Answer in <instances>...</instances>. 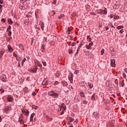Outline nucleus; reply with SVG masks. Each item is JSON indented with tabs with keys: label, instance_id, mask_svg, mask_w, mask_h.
Returning a JSON list of instances; mask_svg holds the SVG:
<instances>
[{
	"label": "nucleus",
	"instance_id": "60",
	"mask_svg": "<svg viewBox=\"0 0 127 127\" xmlns=\"http://www.w3.org/2000/svg\"><path fill=\"white\" fill-rule=\"evenodd\" d=\"M2 8V5L0 4V9H1Z\"/></svg>",
	"mask_w": 127,
	"mask_h": 127
},
{
	"label": "nucleus",
	"instance_id": "1",
	"mask_svg": "<svg viewBox=\"0 0 127 127\" xmlns=\"http://www.w3.org/2000/svg\"><path fill=\"white\" fill-rule=\"evenodd\" d=\"M49 96L53 97L54 98H58V94L54 92V91H52L49 92Z\"/></svg>",
	"mask_w": 127,
	"mask_h": 127
},
{
	"label": "nucleus",
	"instance_id": "4",
	"mask_svg": "<svg viewBox=\"0 0 127 127\" xmlns=\"http://www.w3.org/2000/svg\"><path fill=\"white\" fill-rule=\"evenodd\" d=\"M18 122L20 123V124H24V121H23V115L21 114L19 118V120Z\"/></svg>",
	"mask_w": 127,
	"mask_h": 127
},
{
	"label": "nucleus",
	"instance_id": "23",
	"mask_svg": "<svg viewBox=\"0 0 127 127\" xmlns=\"http://www.w3.org/2000/svg\"><path fill=\"white\" fill-rule=\"evenodd\" d=\"M8 22L9 24H12V20H11V19H8Z\"/></svg>",
	"mask_w": 127,
	"mask_h": 127
},
{
	"label": "nucleus",
	"instance_id": "18",
	"mask_svg": "<svg viewBox=\"0 0 127 127\" xmlns=\"http://www.w3.org/2000/svg\"><path fill=\"white\" fill-rule=\"evenodd\" d=\"M19 48H20V49H22V50H24V47H23V45L19 44Z\"/></svg>",
	"mask_w": 127,
	"mask_h": 127
},
{
	"label": "nucleus",
	"instance_id": "45",
	"mask_svg": "<svg viewBox=\"0 0 127 127\" xmlns=\"http://www.w3.org/2000/svg\"><path fill=\"white\" fill-rule=\"evenodd\" d=\"M80 49H79V47H78V49H77V52L75 54V55H76V54H78V52H79V50Z\"/></svg>",
	"mask_w": 127,
	"mask_h": 127
},
{
	"label": "nucleus",
	"instance_id": "32",
	"mask_svg": "<svg viewBox=\"0 0 127 127\" xmlns=\"http://www.w3.org/2000/svg\"><path fill=\"white\" fill-rule=\"evenodd\" d=\"M48 121H52V118L49 117V116H47V119Z\"/></svg>",
	"mask_w": 127,
	"mask_h": 127
},
{
	"label": "nucleus",
	"instance_id": "51",
	"mask_svg": "<svg viewBox=\"0 0 127 127\" xmlns=\"http://www.w3.org/2000/svg\"><path fill=\"white\" fill-rule=\"evenodd\" d=\"M83 104H84V105H86V104H87V101H83Z\"/></svg>",
	"mask_w": 127,
	"mask_h": 127
},
{
	"label": "nucleus",
	"instance_id": "54",
	"mask_svg": "<svg viewBox=\"0 0 127 127\" xmlns=\"http://www.w3.org/2000/svg\"><path fill=\"white\" fill-rule=\"evenodd\" d=\"M0 3H1V4H2V3H3V1L2 0H0Z\"/></svg>",
	"mask_w": 127,
	"mask_h": 127
},
{
	"label": "nucleus",
	"instance_id": "40",
	"mask_svg": "<svg viewBox=\"0 0 127 127\" xmlns=\"http://www.w3.org/2000/svg\"><path fill=\"white\" fill-rule=\"evenodd\" d=\"M1 21H2V22H5V19L2 18L1 20Z\"/></svg>",
	"mask_w": 127,
	"mask_h": 127
},
{
	"label": "nucleus",
	"instance_id": "2",
	"mask_svg": "<svg viewBox=\"0 0 127 127\" xmlns=\"http://www.w3.org/2000/svg\"><path fill=\"white\" fill-rule=\"evenodd\" d=\"M65 109H66V106L64 105V104H62V106H60V111H62V112L61 113V115H63L64 114V111H65Z\"/></svg>",
	"mask_w": 127,
	"mask_h": 127
},
{
	"label": "nucleus",
	"instance_id": "59",
	"mask_svg": "<svg viewBox=\"0 0 127 127\" xmlns=\"http://www.w3.org/2000/svg\"><path fill=\"white\" fill-rule=\"evenodd\" d=\"M105 29L106 30H109V27H106Z\"/></svg>",
	"mask_w": 127,
	"mask_h": 127
},
{
	"label": "nucleus",
	"instance_id": "36",
	"mask_svg": "<svg viewBox=\"0 0 127 127\" xmlns=\"http://www.w3.org/2000/svg\"><path fill=\"white\" fill-rule=\"evenodd\" d=\"M10 29H11V26L9 25L8 26V28L7 29V31H9V30H10Z\"/></svg>",
	"mask_w": 127,
	"mask_h": 127
},
{
	"label": "nucleus",
	"instance_id": "50",
	"mask_svg": "<svg viewBox=\"0 0 127 127\" xmlns=\"http://www.w3.org/2000/svg\"><path fill=\"white\" fill-rule=\"evenodd\" d=\"M36 95V92H33L32 93V95H33V96H35Z\"/></svg>",
	"mask_w": 127,
	"mask_h": 127
},
{
	"label": "nucleus",
	"instance_id": "56",
	"mask_svg": "<svg viewBox=\"0 0 127 127\" xmlns=\"http://www.w3.org/2000/svg\"><path fill=\"white\" fill-rule=\"evenodd\" d=\"M91 14H92V15H95L96 14L95 13V12H91Z\"/></svg>",
	"mask_w": 127,
	"mask_h": 127
},
{
	"label": "nucleus",
	"instance_id": "61",
	"mask_svg": "<svg viewBox=\"0 0 127 127\" xmlns=\"http://www.w3.org/2000/svg\"><path fill=\"white\" fill-rule=\"evenodd\" d=\"M125 72H126V73H127V68H125Z\"/></svg>",
	"mask_w": 127,
	"mask_h": 127
},
{
	"label": "nucleus",
	"instance_id": "33",
	"mask_svg": "<svg viewBox=\"0 0 127 127\" xmlns=\"http://www.w3.org/2000/svg\"><path fill=\"white\" fill-rule=\"evenodd\" d=\"M78 72H79V70H75L73 73H74V74H75V75H77V74H78Z\"/></svg>",
	"mask_w": 127,
	"mask_h": 127
},
{
	"label": "nucleus",
	"instance_id": "53",
	"mask_svg": "<svg viewBox=\"0 0 127 127\" xmlns=\"http://www.w3.org/2000/svg\"><path fill=\"white\" fill-rule=\"evenodd\" d=\"M123 75L124 78H126V77H127V75H126V73H123Z\"/></svg>",
	"mask_w": 127,
	"mask_h": 127
},
{
	"label": "nucleus",
	"instance_id": "41",
	"mask_svg": "<svg viewBox=\"0 0 127 127\" xmlns=\"http://www.w3.org/2000/svg\"><path fill=\"white\" fill-rule=\"evenodd\" d=\"M58 84H59V82L56 81L55 83H54V85L56 86V85H58Z\"/></svg>",
	"mask_w": 127,
	"mask_h": 127
},
{
	"label": "nucleus",
	"instance_id": "55",
	"mask_svg": "<svg viewBox=\"0 0 127 127\" xmlns=\"http://www.w3.org/2000/svg\"><path fill=\"white\" fill-rule=\"evenodd\" d=\"M75 45H76V43H72V46H75Z\"/></svg>",
	"mask_w": 127,
	"mask_h": 127
},
{
	"label": "nucleus",
	"instance_id": "34",
	"mask_svg": "<svg viewBox=\"0 0 127 127\" xmlns=\"http://www.w3.org/2000/svg\"><path fill=\"white\" fill-rule=\"evenodd\" d=\"M72 53H73V51H72L71 49L68 50V54H72Z\"/></svg>",
	"mask_w": 127,
	"mask_h": 127
},
{
	"label": "nucleus",
	"instance_id": "6",
	"mask_svg": "<svg viewBox=\"0 0 127 127\" xmlns=\"http://www.w3.org/2000/svg\"><path fill=\"white\" fill-rule=\"evenodd\" d=\"M93 117L96 119V120H99V118H100V115L98 114V112L93 113Z\"/></svg>",
	"mask_w": 127,
	"mask_h": 127
},
{
	"label": "nucleus",
	"instance_id": "37",
	"mask_svg": "<svg viewBox=\"0 0 127 127\" xmlns=\"http://www.w3.org/2000/svg\"><path fill=\"white\" fill-rule=\"evenodd\" d=\"M115 83L116 85H119V82H118V79H115Z\"/></svg>",
	"mask_w": 127,
	"mask_h": 127
},
{
	"label": "nucleus",
	"instance_id": "5",
	"mask_svg": "<svg viewBox=\"0 0 127 127\" xmlns=\"http://www.w3.org/2000/svg\"><path fill=\"white\" fill-rule=\"evenodd\" d=\"M35 65L36 67H37V66L38 67H40L41 68V67H42V64H41L40 62L38 61H35Z\"/></svg>",
	"mask_w": 127,
	"mask_h": 127
},
{
	"label": "nucleus",
	"instance_id": "24",
	"mask_svg": "<svg viewBox=\"0 0 127 127\" xmlns=\"http://www.w3.org/2000/svg\"><path fill=\"white\" fill-rule=\"evenodd\" d=\"M68 79L70 83H73V77H70V76H68Z\"/></svg>",
	"mask_w": 127,
	"mask_h": 127
},
{
	"label": "nucleus",
	"instance_id": "20",
	"mask_svg": "<svg viewBox=\"0 0 127 127\" xmlns=\"http://www.w3.org/2000/svg\"><path fill=\"white\" fill-rule=\"evenodd\" d=\"M25 61H26V58H24L22 61L21 63V65L22 66H23V64H24V63L25 62Z\"/></svg>",
	"mask_w": 127,
	"mask_h": 127
},
{
	"label": "nucleus",
	"instance_id": "43",
	"mask_svg": "<svg viewBox=\"0 0 127 127\" xmlns=\"http://www.w3.org/2000/svg\"><path fill=\"white\" fill-rule=\"evenodd\" d=\"M92 100H95V94H93L92 96Z\"/></svg>",
	"mask_w": 127,
	"mask_h": 127
},
{
	"label": "nucleus",
	"instance_id": "22",
	"mask_svg": "<svg viewBox=\"0 0 127 127\" xmlns=\"http://www.w3.org/2000/svg\"><path fill=\"white\" fill-rule=\"evenodd\" d=\"M88 87L89 88H90V89H92L93 87V85H92V84L90 82L88 83Z\"/></svg>",
	"mask_w": 127,
	"mask_h": 127
},
{
	"label": "nucleus",
	"instance_id": "29",
	"mask_svg": "<svg viewBox=\"0 0 127 127\" xmlns=\"http://www.w3.org/2000/svg\"><path fill=\"white\" fill-rule=\"evenodd\" d=\"M118 29H122V28H124V26H119L117 27Z\"/></svg>",
	"mask_w": 127,
	"mask_h": 127
},
{
	"label": "nucleus",
	"instance_id": "9",
	"mask_svg": "<svg viewBox=\"0 0 127 127\" xmlns=\"http://www.w3.org/2000/svg\"><path fill=\"white\" fill-rule=\"evenodd\" d=\"M111 66L112 67H116V61L114 59L111 60Z\"/></svg>",
	"mask_w": 127,
	"mask_h": 127
},
{
	"label": "nucleus",
	"instance_id": "48",
	"mask_svg": "<svg viewBox=\"0 0 127 127\" xmlns=\"http://www.w3.org/2000/svg\"><path fill=\"white\" fill-rule=\"evenodd\" d=\"M52 13H53V15H55V14L56 13V12H55V11H52Z\"/></svg>",
	"mask_w": 127,
	"mask_h": 127
},
{
	"label": "nucleus",
	"instance_id": "17",
	"mask_svg": "<svg viewBox=\"0 0 127 127\" xmlns=\"http://www.w3.org/2000/svg\"><path fill=\"white\" fill-rule=\"evenodd\" d=\"M41 28L42 30H44V23L42 22L41 24Z\"/></svg>",
	"mask_w": 127,
	"mask_h": 127
},
{
	"label": "nucleus",
	"instance_id": "38",
	"mask_svg": "<svg viewBox=\"0 0 127 127\" xmlns=\"http://www.w3.org/2000/svg\"><path fill=\"white\" fill-rule=\"evenodd\" d=\"M24 23L25 24H26V25H27L28 24V20H26L24 21Z\"/></svg>",
	"mask_w": 127,
	"mask_h": 127
},
{
	"label": "nucleus",
	"instance_id": "25",
	"mask_svg": "<svg viewBox=\"0 0 127 127\" xmlns=\"http://www.w3.org/2000/svg\"><path fill=\"white\" fill-rule=\"evenodd\" d=\"M75 15H76L75 13H73V14H71V19H73V18H74V17H75Z\"/></svg>",
	"mask_w": 127,
	"mask_h": 127
},
{
	"label": "nucleus",
	"instance_id": "30",
	"mask_svg": "<svg viewBox=\"0 0 127 127\" xmlns=\"http://www.w3.org/2000/svg\"><path fill=\"white\" fill-rule=\"evenodd\" d=\"M32 108L34 109L35 110H37V109H38V107L35 105H32Z\"/></svg>",
	"mask_w": 127,
	"mask_h": 127
},
{
	"label": "nucleus",
	"instance_id": "49",
	"mask_svg": "<svg viewBox=\"0 0 127 127\" xmlns=\"http://www.w3.org/2000/svg\"><path fill=\"white\" fill-rule=\"evenodd\" d=\"M42 64L44 65V66H46V63L45 62H42Z\"/></svg>",
	"mask_w": 127,
	"mask_h": 127
},
{
	"label": "nucleus",
	"instance_id": "63",
	"mask_svg": "<svg viewBox=\"0 0 127 127\" xmlns=\"http://www.w3.org/2000/svg\"><path fill=\"white\" fill-rule=\"evenodd\" d=\"M18 67H20V63H19V64H18Z\"/></svg>",
	"mask_w": 127,
	"mask_h": 127
},
{
	"label": "nucleus",
	"instance_id": "58",
	"mask_svg": "<svg viewBox=\"0 0 127 127\" xmlns=\"http://www.w3.org/2000/svg\"><path fill=\"white\" fill-rule=\"evenodd\" d=\"M110 26H111V27H113V28L115 27V26H114V25H113V24H111Z\"/></svg>",
	"mask_w": 127,
	"mask_h": 127
},
{
	"label": "nucleus",
	"instance_id": "16",
	"mask_svg": "<svg viewBox=\"0 0 127 127\" xmlns=\"http://www.w3.org/2000/svg\"><path fill=\"white\" fill-rule=\"evenodd\" d=\"M4 111L5 112H8V111H10V107H8V106H6L5 109H4Z\"/></svg>",
	"mask_w": 127,
	"mask_h": 127
},
{
	"label": "nucleus",
	"instance_id": "39",
	"mask_svg": "<svg viewBox=\"0 0 127 127\" xmlns=\"http://www.w3.org/2000/svg\"><path fill=\"white\" fill-rule=\"evenodd\" d=\"M8 32H9V33H8V35L9 36H11V30H9V31H8Z\"/></svg>",
	"mask_w": 127,
	"mask_h": 127
},
{
	"label": "nucleus",
	"instance_id": "10",
	"mask_svg": "<svg viewBox=\"0 0 127 127\" xmlns=\"http://www.w3.org/2000/svg\"><path fill=\"white\" fill-rule=\"evenodd\" d=\"M22 113L25 114V116H28L29 115V111L27 110H22Z\"/></svg>",
	"mask_w": 127,
	"mask_h": 127
},
{
	"label": "nucleus",
	"instance_id": "7",
	"mask_svg": "<svg viewBox=\"0 0 127 127\" xmlns=\"http://www.w3.org/2000/svg\"><path fill=\"white\" fill-rule=\"evenodd\" d=\"M38 68L36 66H34V68L33 69H30V73H36L37 69Z\"/></svg>",
	"mask_w": 127,
	"mask_h": 127
},
{
	"label": "nucleus",
	"instance_id": "26",
	"mask_svg": "<svg viewBox=\"0 0 127 127\" xmlns=\"http://www.w3.org/2000/svg\"><path fill=\"white\" fill-rule=\"evenodd\" d=\"M71 32V28L68 27L67 29V33L68 34H70V33Z\"/></svg>",
	"mask_w": 127,
	"mask_h": 127
},
{
	"label": "nucleus",
	"instance_id": "46",
	"mask_svg": "<svg viewBox=\"0 0 127 127\" xmlns=\"http://www.w3.org/2000/svg\"><path fill=\"white\" fill-rule=\"evenodd\" d=\"M0 92H1V93H3V92H4V89L1 88L0 89Z\"/></svg>",
	"mask_w": 127,
	"mask_h": 127
},
{
	"label": "nucleus",
	"instance_id": "42",
	"mask_svg": "<svg viewBox=\"0 0 127 127\" xmlns=\"http://www.w3.org/2000/svg\"><path fill=\"white\" fill-rule=\"evenodd\" d=\"M13 56H14V57H16V58H17V55H16V54L14 52L13 53Z\"/></svg>",
	"mask_w": 127,
	"mask_h": 127
},
{
	"label": "nucleus",
	"instance_id": "14",
	"mask_svg": "<svg viewBox=\"0 0 127 127\" xmlns=\"http://www.w3.org/2000/svg\"><path fill=\"white\" fill-rule=\"evenodd\" d=\"M8 49L9 51V52H12V51H13V50L12 49V48H11V46H10V45H8L7 46Z\"/></svg>",
	"mask_w": 127,
	"mask_h": 127
},
{
	"label": "nucleus",
	"instance_id": "62",
	"mask_svg": "<svg viewBox=\"0 0 127 127\" xmlns=\"http://www.w3.org/2000/svg\"><path fill=\"white\" fill-rule=\"evenodd\" d=\"M75 122L76 123V124H77L78 123V120H76Z\"/></svg>",
	"mask_w": 127,
	"mask_h": 127
},
{
	"label": "nucleus",
	"instance_id": "13",
	"mask_svg": "<svg viewBox=\"0 0 127 127\" xmlns=\"http://www.w3.org/2000/svg\"><path fill=\"white\" fill-rule=\"evenodd\" d=\"M34 116H35V113H33L31 115V117L30 118V122H33V118L34 117Z\"/></svg>",
	"mask_w": 127,
	"mask_h": 127
},
{
	"label": "nucleus",
	"instance_id": "8",
	"mask_svg": "<svg viewBox=\"0 0 127 127\" xmlns=\"http://www.w3.org/2000/svg\"><path fill=\"white\" fill-rule=\"evenodd\" d=\"M98 13H101V14H107V9H105L104 10H102L100 9L98 10Z\"/></svg>",
	"mask_w": 127,
	"mask_h": 127
},
{
	"label": "nucleus",
	"instance_id": "64",
	"mask_svg": "<svg viewBox=\"0 0 127 127\" xmlns=\"http://www.w3.org/2000/svg\"><path fill=\"white\" fill-rule=\"evenodd\" d=\"M69 127H73V126H72V125H70V126H69Z\"/></svg>",
	"mask_w": 127,
	"mask_h": 127
},
{
	"label": "nucleus",
	"instance_id": "44",
	"mask_svg": "<svg viewBox=\"0 0 127 127\" xmlns=\"http://www.w3.org/2000/svg\"><path fill=\"white\" fill-rule=\"evenodd\" d=\"M82 46H83V44L81 43L79 45V46L78 47L79 49H80V48H81V47H82Z\"/></svg>",
	"mask_w": 127,
	"mask_h": 127
},
{
	"label": "nucleus",
	"instance_id": "3",
	"mask_svg": "<svg viewBox=\"0 0 127 127\" xmlns=\"http://www.w3.org/2000/svg\"><path fill=\"white\" fill-rule=\"evenodd\" d=\"M0 79L2 81V82H6V76L5 74H1L0 76Z\"/></svg>",
	"mask_w": 127,
	"mask_h": 127
},
{
	"label": "nucleus",
	"instance_id": "21",
	"mask_svg": "<svg viewBox=\"0 0 127 127\" xmlns=\"http://www.w3.org/2000/svg\"><path fill=\"white\" fill-rule=\"evenodd\" d=\"M87 39H88L89 42H91V41L92 40V38H91V37L90 36H87Z\"/></svg>",
	"mask_w": 127,
	"mask_h": 127
},
{
	"label": "nucleus",
	"instance_id": "47",
	"mask_svg": "<svg viewBox=\"0 0 127 127\" xmlns=\"http://www.w3.org/2000/svg\"><path fill=\"white\" fill-rule=\"evenodd\" d=\"M69 77L70 78H73V77H74V74H73V73H71L70 76Z\"/></svg>",
	"mask_w": 127,
	"mask_h": 127
},
{
	"label": "nucleus",
	"instance_id": "27",
	"mask_svg": "<svg viewBox=\"0 0 127 127\" xmlns=\"http://www.w3.org/2000/svg\"><path fill=\"white\" fill-rule=\"evenodd\" d=\"M104 53H105V50H104V49H102L101 51V55H104Z\"/></svg>",
	"mask_w": 127,
	"mask_h": 127
},
{
	"label": "nucleus",
	"instance_id": "11",
	"mask_svg": "<svg viewBox=\"0 0 127 127\" xmlns=\"http://www.w3.org/2000/svg\"><path fill=\"white\" fill-rule=\"evenodd\" d=\"M4 52H5V51L4 50H2L0 51V59H1L2 58V56H3V54H4Z\"/></svg>",
	"mask_w": 127,
	"mask_h": 127
},
{
	"label": "nucleus",
	"instance_id": "28",
	"mask_svg": "<svg viewBox=\"0 0 127 127\" xmlns=\"http://www.w3.org/2000/svg\"><path fill=\"white\" fill-rule=\"evenodd\" d=\"M62 17H64V14H61L60 16H59V19H61Z\"/></svg>",
	"mask_w": 127,
	"mask_h": 127
},
{
	"label": "nucleus",
	"instance_id": "57",
	"mask_svg": "<svg viewBox=\"0 0 127 127\" xmlns=\"http://www.w3.org/2000/svg\"><path fill=\"white\" fill-rule=\"evenodd\" d=\"M117 96H118V97H121V93H118V94H117Z\"/></svg>",
	"mask_w": 127,
	"mask_h": 127
},
{
	"label": "nucleus",
	"instance_id": "12",
	"mask_svg": "<svg viewBox=\"0 0 127 127\" xmlns=\"http://www.w3.org/2000/svg\"><path fill=\"white\" fill-rule=\"evenodd\" d=\"M92 46H93V42L90 43L88 45H86V48H87V49H90Z\"/></svg>",
	"mask_w": 127,
	"mask_h": 127
},
{
	"label": "nucleus",
	"instance_id": "52",
	"mask_svg": "<svg viewBox=\"0 0 127 127\" xmlns=\"http://www.w3.org/2000/svg\"><path fill=\"white\" fill-rule=\"evenodd\" d=\"M124 29H122L120 31V33H123L124 32Z\"/></svg>",
	"mask_w": 127,
	"mask_h": 127
},
{
	"label": "nucleus",
	"instance_id": "15",
	"mask_svg": "<svg viewBox=\"0 0 127 127\" xmlns=\"http://www.w3.org/2000/svg\"><path fill=\"white\" fill-rule=\"evenodd\" d=\"M7 101L8 102H12V97L10 95H8L7 97Z\"/></svg>",
	"mask_w": 127,
	"mask_h": 127
},
{
	"label": "nucleus",
	"instance_id": "35",
	"mask_svg": "<svg viewBox=\"0 0 127 127\" xmlns=\"http://www.w3.org/2000/svg\"><path fill=\"white\" fill-rule=\"evenodd\" d=\"M48 83H49V81L47 80L45 83H44V81L43 82V84H44V85H48Z\"/></svg>",
	"mask_w": 127,
	"mask_h": 127
},
{
	"label": "nucleus",
	"instance_id": "19",
	"mask_svg": "<svg viewBox=\"0 0 127 127\" xmlns=\"http://www.w3.org/2000/svg\"><path fill=\"white\" fill-rule=\"evenodd\" d=\"M79 95L82 98H84V97H85V93H84V92H80Z\"/></svg>",
	"mask_w": 127,
	"mask_h": 127
},
{
	"label": "nucleus",
	"instance_id": "31",
	"mask_svg": "<svg viewBox=\"0 0 127 127\" xmlns=\"http://www.w3.org/2000/svg\"><path fill=\"white\" fill-rule=\"evenodd\" d=\"M44 49H45L44 45H43L41 48L42 52H44Z\"/></svg>",
	"mask_w": 127,
	"mask_h": 127
}]
</instances>
